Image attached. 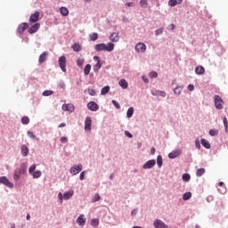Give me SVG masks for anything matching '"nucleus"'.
I'll list each match as a JSON object with an SVG mask.
<instances>
[{"label":"nucleus","mask_w":228,"mask_h":228,"mask_svg":"<svg viewBox=\"0 0 228 228\" xmlns=\"http://www.w3.org/2000/svg\"><path fill=\"white\" fill-rule=\"evenodd\" d=\"M95 51L97 53H101V51H107V53H111L113 49H115V44L113 43H108L107 45L104 43L97 44L94 45Z\"/></svg>","instance_id":"obj_1"},{"label":"nucleus","mask_w":228,"mask_h":228,"mask_svg":"<svg viewBox=\"0 0 228 228\" xmlns=\"http://www.w3.org/2000/svg\"><path fill=\"white\" fill-rule=\"evenodd\" d=\"M27 170H28V164L22 163L20 168H17L14 171V175H13L14 181H19V179H20V176L26 174Z\"/></svg>","instance_id":"obj_2"},{"label":"nucleus","mask_w":228,"mask_h":228,"mask_svg":"<svg viewBox=\"0 0 228 228\" xmlns=\"http://www.w3.org/2000/svg\"><path fill=\"white\" fill-rule=\"evenodd\" d=\"M35 170H37V165L34 164L28 169V173L30 174V175H32L34 179H38L42 177V171L40 170L35 171Z\"/></svg>","instance_id":"obj_3"},{"label":"nucleus","mask_w":228,"mask_h":228,"mask_svg":"<svg viewBox=\"0 0 228 228\" xmlns=\"http://www.w3.org/2000/svg\"><path fill=\"white\" fill-rule=\"evenodd\" d=\"M59 65L62 72H67V57L61 56L59 58Z\"/></svg>","instance_id":"obj_4"},{"label":"nucleus","mask_w":228,"mask_h":228,"mask_svg":"<svg viewBox=\"0 0 228 228\" xmlns=\"http://www.w3.org/2000/svg\"><path fill=\"white\" fill-rule=\"evenodd\" d=\"M214 101L216 110H222L224 108V100H222V97L216 95Z\"/></svg>","instance_id":"obj_5"},{"label":"nucleus","mask_w":228,"mask_h":228,"mask_svg":"<svg viewBox=\"0 0 228 228\" xmlns=\"http://www.w3.org/2000/svg\"><path fill=\"white\" fill-rule=\"evenodd\" d=\"M81 170H83V165L78 164L76 166H73L72 167H70V174H72V175H77V174H79V172H81Z\"/></svg>","instance_id":"obj_6"},{"label":"nucleus","mask_w":228,"mask_h":228,"mask_svg":"<svg viewBox=\"0 0 228 228\" xmlns=\"http://www.w3.org/2000/svg\"><path fill=\"white\" fill-rule=\"evenodd\" d=\"M94 61H97V63L94 66V71L99 72V70H101V67H102V63L101 62V57L94 56Z\"/></svg>","instance_id":"obj_7"},{"label":"nucleus","mask_w":228,"mask_h":228,"mask_svg":"<svg viewBox=\"0 0 228 228\" xmlns=\"http://www.w3.org/2000/svg\"><path fill=\"white\" fill-rule=\"evenodd\" d=\"M0 184H4L7 188H13V183L6 178V176L0 177Z\"/></svg>","instance_id":"obj_8"},{"label":"nucleus","mask_w":228,"mask_h":228,"mask_svg":"<svg viewBox=\"0 0 228 228\" xmlns=\"http://www.w3.org/2000/svg\"><path fill=\"white\" fill-rule=\"evenodd\" d=\"M156 166V160L155 159H151V160H148L143 166L142 168L144 170H149L151 168H153Z\"/></svg>","instance_id":"obj_9"},{"label":"nucleus","mask_w":228,"mask_h":228,"mask_svg":"<svg viewBox=\"0 0 228 228\" xmlns=\"http://www.w3.org/2000/svg\"><path fill=\"white\" fill-rule=\"evenodd\" d=\"M135 51L136 53H145V51H147V45L143 43H138L135 45Z\"/></svg>","instance_id":"obj_10"},{"label":"nucleus","mask_w":228,"mask_h":228,"mask_svg":"<svg viewBox=\"0 0 228 228\" xmlns=\"http://www.w3.org/2000/svg\"><path fill=\"white\" fill-rule=\"evenodd\" d=\"M28 28H29V25L26 22H22L19 25L17 33H19V35H22V33H24L25 29H28Z\"/></svg>","instance_id":"obj_11"},{"label":"nucleus","mask_w":228,"mask_h":228,"mask_svg":"<svg viewBox=\"0 0 228 228\" xmlns=\"http://www.w3.org/2000/svg\"><path fill=\"white\" fill-rule=\"evenodd\" d=\"M87 108L91 111H97V110H99V105L95 102H89L87 103Z\"/></svg>","instance_id":"obj_12"},{"label":"nucleus","mask_w":228,"mask_h":228,"mask_svg":"<svg viewBox=\"0 0 228 228\" xmlns=\"http://www.w3.org/2000/svg\"><path fill=\"white\" fill-rule=\"evenodd\" d=\"M85 129L86 131H92V118L87 117L85 120Z\"/></svg>","instance_id":"obj_13"},{"label":"nucleus","mask_w":228,"mask_h":228,"mask_svg":"<svg viewBox=\"0 0 228 228\" xmlns=\"http://www.w3.org/2000/svg\"><path fill=\"white\" fill-rule=\"evenodd\" d=\"M153 226L155 228H168V226H167V224H165L163 223V221L159 220V219H157L154 221L153 223Z\"/></svg>","instance_id":"obj_14"},{"label":"nucleus","mask_w":228,"mask_h":228,"mask_svg":"<svg viewBox=\"0 0 228 228\" xmlns=\"http://www.w3.org/2000/svg\"><path fill=\"white\" fill-rule=\"evenodd\" d=\"M38 29H40V23H36L28 28V33L29 35H34Z\"/></svg>","instance_id":"obj_15"},{"label":"nucleus","mask_w":228,"mask_h":228,"mask_svg":"<svg viewBox=\"0 0 228 228\" xmlns=\"http://www.w3.org/2000/svg\"><path fill=\"white\" fill-rule=\"evenodd\" d=\"M38 19H40V12H35L33 14L30 15L29 22H38Z\"/></svg>","instance_id":"obj_16"},{"label":"nucleus","mask_w":228,"mask_h":228,"mask_svg":"<svg viewBox=\"0 0 228 228\" xmlns=\"http://www.w3.org/2000/svg\"><path fill=\"white\" fill-rule=\"evenodd\" d=\"M77 224L80 225V227L85 226V224H86V218L85 217V215H80L77 219Z\"/></svg>","instance_id":"obj_17"},{"label":"nucleus","mask_w":228,"mask_h":228,"mask_svg":"<svg viewBox=\"0 0 228 228\" xmlns=\"http://www.w3.org/2000/svg\"><path fill=\"white\" fill-rule=\"evenodd\" d=\"M110 42H118V40H120V37L118 36V32H113L110 36Z\"/></svg>","instance_id":"obj_18"},{"label":"nucleus","mask_w":228,"mask_h":228,"mask_svg":"<svg viewBox=\"0 0 228 228\" xmlns=\"http://www.w3.org/2000/svg\"><path fill=\"white\" fill-rule=\"evenodd\" d=\"M62 110H63V111H70L72 113V111H74V105H72L70 103L63 104Z\"/></svg>","instance_id":"obj_19"},{"label":"nucleus","mask_w":228,"mask_h":228,"mask_svg":"<svg viewBox=\"0 0 228 228\" xmlns=\"http://www.w3.org/2000/svg\"><path fill=\"white\" fill-rule=\"evenodd\" d=\"M21 151V155L23 156V158H26V156H28V154H29V148H28V146H26L25 144H23L20 148Z\"/></svg>","instance_id":"obj_20"},{"label":"nucleus","mask_w":228,"mask_h":228,"mask_svg":"<svg viewBox=\"0 0 228 228\" xmlns=\"http://www.w3.org/2000/svg\"><path fill=\"white\" fill-rule=\"evenodd\" d=\"M206 69L202 66H198L195 69V73L198 74V76H202V74H205Z\"/></svg>","instance_id":"obj_21"},{"label":"nucleus","mask_w":228,"mask_h":228,"mask_svg":"<svg viewBox=\"0 0 228 228\" xmlns=\"http://www.w3.org/2000/svg\"><path fill=\"white\" fill-rule=\"evenodd\" d=\"M177 4H183V0H169L168 5L169 6H177Z\"/></svg>","instance_id":"obj_22"},{"label":"nucleus","mask_w":228,"mask_h":228,"mask_svg":"<svg viewBox=\"0 0 228 228\" xmlns=\"http://www.w3.org/2000/svg\"><path fill=\"white\" fill-rule=\"evenodd\" d=\"M181 154L180 151H174L168 154V158L170 159H175V158H177Z\"/></svg>","instance_id":"obj_23"},{"label":"nucleus","mask_w":228,"mask_h":228,"mask_svg":"<svg viewBox=\"0 0 228 228\" xmlns=\"http://www.w3.org/2000/svg\"><path fill=\"white\" fill-rule=\"evenodd\" d=\"M119 86H121V88H123L124 90H126V88H127V86H129V84H127V81L126 79H121L118 82Z\"/></svg>","instance_id":"obj_24"},{"label":"nucleus","mask_w":228,"mask_h":228,"mask_svg":"<svg viewBox=\"0 0 228 228\" xmlns=\"http://www.w3.org/2000/svg\"><path fill=\"white\" fill-rule=\"evenodd\" d=\"M74 195V191H67L63 194L64 200H69V199H71V197Z\"/></svg>","instance_id":"obj_25"},{"label":"nucleus","mask_w":228,"mask_h":228,"mask_svg":"<svg viewBox=\"0 0 228 228\" xmlns=\"http://www.w3.org/2000/svg\"><path fill=\"white\" fill-rule=\"evenodd\" d=\"M47 52H45L39 56V63H45V60H47Z\"/></svg>","instance_id":"obj_26"},{"label":"nucleus","mask_w":228,"mask_h":228,"mask_svg":"<svg viewBox=\"0 0 228 228\" xmlns=\"http://www.w3.org/2000/svg\"><path fill=\"white\" fill-rule=\"evenodd\" d=\"M61 15H63V17H67L69 15V9L66 7H61L60 8Z\"/></svg>","instance_id":"obj_27"},{"label":"nucleus","mask_w":228,"mask_h":228,"mask_svg":"<svg viewBox=\"0 0 228 228\" xmlns=\"http://www.w3.org/2000/svg\"><path fill=\"white\" fill-rule=\"evenodd\" d=\"M201 145H203L205 149H211V144H209V142L206 139H201Z\"/></svg>","instance_id":"obj_28"},{"label":"nucleus","mask_w":228,"mask_h":228,"mask_svg":"<svg viewBox=\"0 0 228 228\" xmlns=\"http://www.w3.org/2000/svg\"><path fill=\"white\" fill-rule=\"evenodd\" d=\"M89 38H90L91 42H95V40H97L99 38V34L94 32L89 35Z\"/></svg>","instance_id":"obj_29"},{"label":"nucleus","mask_w":228,"mask_h":228,"mask_svg":"<svg viewBox=\"0 0 228 228\" xmlns=\"http://www.w3.org/2000/svg\"><path fill=\"white\" fill-rule=\"evenodd\" d=\"M134 114V108L133 107L128 108L126 112L127 118H131V117H133Z\"/></svg>","instance_id":"obj_30"},{"label":"nucleus","mask_w":228,"mask_h":228,"mask_svg":"<svg viewBox=\"0 0 228 228\" xmlns=\"http://www.w3.org/2000/svg\"><path fill=\"white\" fill-rule=\"evenodd\" d=\"M90 70H92V65L86 64L85 69H84L85 76H88V74H90Z\"/></svg>","instance_id":"obj_31"},{"label":"nucleus","mask_w":228,"mask_h":228,"mask_svg":"<svg viewBox=\"0 0 228 228\" xmlns=\"http://www.w3.org/2000/svg\"><path fill=\"white\" fill-rule=\"evenodd\" d=\"M204 174H206V169H204V168H200V169H197V171H196L197 177H202V175H204Z\"/></svg>","instance_id":"obj_32"},{"label":"nucleus","mask_w":228,"mask_h":228,"mask_svg":"<svg viewBox=\"0 0 228 228\" xmlns=\"http://www.w3.org/2000/svg\"><path fill=\"white\" fill-rule=\"evenodd\" d=\"M72 49H73V51H75V53H79V51H81V45L75 43L72 45Z\"/></svg>","instance_id":"obj_33"},{"label":"nucleus","mask_w":228,"mask_h":228,"mask_svg":"<svg viewBox=\"0 0 228 228\" xmlns=\"http://www.w3.org/2000/svg\"><path fill=\"white\" fill-rule=\"evenodd\" d=\"M152 95H160V97H166L167 93H165V91H155L153 93H151Z\"/></svg>","instance_id":"obj_34"},{"label":"nucleus","mask_w":228,"mask_h":228,"mask_svg":"<svg viewBox=\"0 0 228 228\" xmlns=\"http://www.w3.org/2000/svg\"><path fill=\"white\" fill-rule=\"evenodd\" d=\"M157 165L159 168H161V167H163V158L161 157V155H159L157 157Z\"/></svg>","instance_id":"obj_35"},{"label":"nucleus","mask_w":228,"mask_h":228,"mask_svg":"<svg viewBox=\"0 0 228 228\" xmlns=\"http://www.w3.org/2000/svg\"><path fill=\"white\" fill-rule=\"evenodd\" d=\"M21 124H23V126H28V124H29V118H28V116L22 117Z\"/></svg>","instance_id":"obj_36"},{"label":"nucleus","mask_w":228,"mask_h":228,"mask_svg":"<svg viewBox=\"0 0 228 228\" xmlns=\"http://www.w3.org/2000/svg\"><path fill=\"white\" fill-rule=\"evenodd\" d=\"M181 92H183V87L181 86H176L175 89H174V94L175 95H181Z\"/></svg>","instance_id":"obj_37"},{"label":"nucleus","mask_w":228,"mask_h":228,"mask_svg":"<svg viewBox=\"0 0 228 228\" xmlns=\"http://www.w3.org/2000/svg\"><path fill=\"white\" fill-rule=\"evenodd\" d=\"M109 92H110V86H106L102 89L101 94L102 95H106V94H108Z\"/></svg>","instance_id":"obj_38"},{"label":"nucleus","mask_w":228,"mask_h":228,"mask_svg":"<svg viewBox=\"0 0 228 228\" xmlns=\"http://www.w3.org/2000/svg\"><path fill=\"white\" fill-rule=\"evenodd\" d=\"M27 134H28V136H29V138H32V140H39L37 137V135H35V134L33 133V132H31V131H28L27 132Z\"/></svg>","instance_id":"obj_39"},{"label":"nucleus","mask_w":228,"mask_h":228,"mask_svg":"<svg viewBox=\"0 0 228 228\" xmlns=\"http://www.w3.org/2000/svg\"><path fill=\"white\" fill-rule=\"evenodd\" d=\"M191 199V192H185L183 196V200H190Z\"/></svg>","instance_id":"obj_40"},{"label":"nucleus","mask_w":228,"mask_h":228,"mask_svg":"<svg viewBox=\"0 0 228 228\" xmlns=\"http://www.w3.org/2000/svg\"><path fill=\"white\" fill-rule=\"evenodd\" d=\"M140 4L142 8H147L149 3L147 2V0H141Z\"/></svg>","instance_id":"obj_41"},{"label":"nucleus","mask_w":228,"mask_h":228,"mask_svg":"<svg viewBox=\"0 0 228 228\" xmlns=\"http://www.w3.org/2000/svg\"><path fill=\"white\" fill-rule=\"evenodd\" d=\"M53 94H54V92L49 91V90H46V91L43 92L44 97H49V95H53Z\"/></svg>","instance_id":"obj_42"},{"label":"nucleus","mask_w":228,"mask_h":228,"mask_svg":"<svg viewBox=\"0 0 228 228\" xmlns=\"http://www.w3.org/2000/svg\"><path fill=\"white\" fill-rule=\"evenodd\" d=\"M210 136H218V130L211 129L209 130Z\"/></svg>","instance_id":"obj_43"},{"label":"nucleus","mask_w":228,"mask_h":228,"mask_svg":"<svg viewBox=\"0 0 228 228\" xmlns=\"http://www.w3.org/2000/svg\"><path fill=\"white\" fill-rule=\"evenodd\" d=\"M91 225H93V227H97L99 225V219H92Z\"/></svg>","instance_id":"obj_44"},{"label":"nucleus","mask_w":228,"mask_h":228,"mask_svg":"<svg viewBox=\"0 0 228 228\" xmlns=\"http://www.w3.org/2000/svg\"><path fill=\"white\" fill-rule=\"evenodd\" d=\"M223 122H224V126L225 127V131L227 133V131H228V121H227V118L226 117L224 118Z\"/></svg>","instance_id":"obj_45"},{"label":"nucleus","mask_w":228,"mask_h":228,"mask_svg":"<svg viewBox=\"0 0 228 228\" xmlns=\"http://www.w3.org/2000/svg\"><path fill=\"white\" fill-rule=\"evenodd\" d=\"M99 200H101V195L96 193L93 199V202H99Z\"/></svg>","instance_id":"obj_46"},{"label":"nucleus","mask_w":228,"mask_h":228,"mask_svg":"<svg viewBox=\"0 0 228 228\" xmlns=\"http://www.w3.org/2000/svg\"><path fill=\"white\" fill-rule=\"evenodd\" d=\"M83 63H85V59H77V65L78 67L83 66Z\"/></svg>","instance_id":"obj_47"},{"label":"nucleus","mask_w":228,"mask_h":228,"mask_svg":"<svg viewBox=\"0 0 228 228\" xmlns=\"http://www.w3.org/2000/svg\"><path fill=\"white\" fill-rule=\"evenodd\" d=\"M182 178H183V181H190L191 176L188 174H183Z\"/></svg>","instance_id":"obj_48"},{"label":"nucleus","mask_w":228,"mask_h":228,"mask_svg":"<svg viewBox=\"0 0 228 228\" xmlns=\"http://www.w3.org/2000/svg\"><path fill=\"white\" fill-rule=\"evenodd\" d=\"M112 104L115 106V108H117V110H120V104L118 103V102L113 100Z\"/></svg>","instance_id":"obj_49"},{"label":"nucleus","mask_w":228,"mask_h":228,"mask_svg":"<svg viewBox=\"0 0 228 228\" xmlns=\"http://www.w3.org/2000/svg\"><path fill=\"white\" fill-rule=\"evenodd\" d=\"M163 34V28H159L155 31L156 37Z\"/></svg>","instance_id":"obj_50"},{"label":"nucleus","mask_w":228,"mask_h":228,"mask_svg":"<svg viewBox=\"0 0 228 228\" xmlns=\"http://www.w3.org/2000/svg\"><path fill=\"white\" fill-rule=\"evenodd\" d=\"M150 77H158V72L152 71L150 73Z\"/></svg>","instance_id":"obj_51"},{"label":"nucleus","mask_w":228,"mask_h":228,"mask_svg":"<svg viewBox=\"0 0 228 228\" xmlns=\"http://www.w3.org/2000/svg\"><path fill=\"white\" fill-rule=\"evenodd\" d=\"M125 134L127 136V138H133V134L127 130L125 131Z\"/></svg>","instance_id":"obj_52"},{"label":"nucleus","mask_w":228,"mask_h":228,"mask_svg":"<svg viewBox=\"0 0 228 228\" xmlns=\"http://www.w3.org/2000/svg\"><path fill=\"white\" fill-rule=\"evenodd\" d=\"M195 90V86L193 85H189L188 86V91L189 92H193Z\"/></svg>","instance_id":"obj_53"},{"label":"nucleus","mask_w":228,"mask_h":228,"mask_svg":"<svg viewBox=\"0 0 228 228\" xmlns=\"http://www.w3.org/2000/svg\"><path fill=\"white\" fill-rule=\"evenodd\" d=\"M61 143H67V142H69V139L67 137L63 136V137H61Z\"/></svg>","instance_id":"obj_54"},{"label":"nucleus","mask_w":228,"mask_h":228,"mask_svg":"<svg viewBox=\"0 0 228 228\" xmlns=\"http://www.w3.org/2000/svg\"><path fill=\"white\" fill-rule=\"evenodd\" d=\"M88 94H89V95H95V90H94V89H88Z\"/></svg>","instance_id":"obj_55"},{"label":"nucleus","mask_w":228,"mask_h":228,"mask_svg":"<svg viewBox=\"0 0 228 228\" xmlns=\"http://www.w3.org/2000/svg\"><path fill=\"white\" fill-rule=\"evenodd\" d=\"M80 181H83V179H85V171L80 173Z\"/></svg>","instance_id":"obj_56"},{"label":"nucleus","mask_w":228,"mask_h":228,"mask_svg":"<svg viewBox=\"0 0 228 228\" xmlns=\"http://www.w3.org/2000/svg\"><path fill=\"white\" fill-rule=\"evenodd\" d=\"M151 154L152 156H154V154H156V148L152 147L151 150Z\"/></svg>","instance_id":"obj_57"},{"label":"nucleus","mask_w":228,"mask_h":228,"mask_svg":"<svg viewBox=\"0 0 228 228\" xmlns=\"http://www.w3.org/2000/svg\"><path fill=\"white\" fill-rule=\"evenodd\" d=\"M60 88H61L62 90H65V84L63 82L60 83L59 85Z\"/></svg>","instance_id":"obj_58"},{"label":"nucleus","mask_w":228,"mask_h":228,"mask_svg":"<svg viewBox=\"0 0 228 228\" xmlns=\"http://www.w3.org/2000/svg\"><path fill=\"white\" fill-rule=\"evenodd\" d=\"M168 29H175V25L172 23L171 25H169Z\"/></svg>","instance_id":"obj_59"},{"label":"nucleus","mask_w":228,"mask_h":228,"mask_svg":"<svg viewBox=\"0 0 228 228\" xmlns=\"http://www.w3.org/2000/svg\"><path fill=\"white\" fill-rule=\"evenodd\" d=\"M58 197L60 200H63V194H61V192L59 193Z\"/></svg>","instance_id":"obj_60"},{"label":"nucleus","mask_w":228,"mask_h":228,"mask_svg":"<svg viewBox=\"0 0 228 228\" xmlns=\"http://www.w3.org/2000/svg\"><path fill=\"white\" fill-rule=\"evenodd\" d=\"M66 126H67V124H65V123H61V124L59 125V127H66Z\"/></svg>","instance_id":"obj_61"},{"label":"nucleus","mask_w":228,"mask_h":228,"mask_svg":"<svg viewBox=\"0 0 228 228\" xmlns=\"http://www.w3.org/2000/svg\"><path fill=\"white\" fill-rule=\"evenodd\" d=\"M196 147H198V149H200V142H199V141H196Z\"/></svg>","instance_id":"obj_62"},{"label":"nucleus","mask_w":228,"mask_h":228,"mask_svg":"<svg viewBox=\"0 0 228 228\" xmlns=\"http://www.w3.org/2000/svg\"><path fill=\"white\" fill-rule=\"evenodd\" d=\"M126 6H133V2L126 3Z\"/></svg>","instance_id":"obj_63"},{"label":"nucleus","mask_w":228,"mask_h":228,"mask_svg":"<svg viewBox=\"0 0 228 228\" xmlns=\"http://www.w3.org/2000/svg\"><path fill=\"white\" fill-rule=\"evenodd\" d=\"M11 228H15V224H11Z\"/></svg>","instance_id":"obj_64"}]
</instances>
